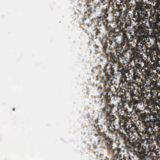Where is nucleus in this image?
<instances>
[{
    "label": "nucleus",
    "instance_id": "obj_1",
    "mask_svg": "<svg viewBox=\"0 0 160 160\" xmlns=\"http://www.w3.org/2000/svg\"><path fill=\"white\" fill-rule=\"evenodd\" d=\"M146 35L144 34L140 36L131 35L128 38L127 35H124V40L122 44L123 47L118 48L119 58L124 57L123 53L127 52L130 53L131 51V57L132 59L135 61L137 59L138 62H140L142 60V55L140 52L143 51L142 48L146 43Z\"/></svg>",
    "mask_w": 160,
    "mask_h": 160
},
{
    "label": "nucleus",
    "instance_id": "obj_2",
    "mask_svg": "<svg viewBox=\"0 0 160 160\" xmlns=\"http://www.w3.org/2000/svg\"><path fill=\"white\" fill-rule=\"evenodd\" d=\"M123 108L124 109L121 110L118 113L120 118V125L123 128L124 132L128 137L126 136L123 131H119V135L124 139L126 146H134V148L135 142H133V140L131 139L130 136L131 135H135L134 133L138 134V129L136 123L133 121H131V124L128 125V123L131 120V112H128L127 108Z\"/></svg>",
    "mask_w": 160,
    "mask_h": 160
},
{
    "label": "nucleus",
    "instance_id": "obj_3",
    "mask_svg": "<svg viewBox=\"0 0 160 160\" xmlns=\"http://www.w3.org/2000/svg\"><path fill=\"white\" fill-rule=\"evenodd\" d=\"M104 102L106 104L105 107L100 109V116L106 120L105 124H108V130L109 132L113 134L115 131V126L112 123L114 121L116 118L112 114V112L115 106L110 102V99L109 97L105 96Z\"/></svg>",
    "mask_w": 160,
    "mask_h": 160
},
{
    "label": "nucleus",
    "instance_id": "obj_4",
    "mask_svg": "<svg viewBox=\"0 0 160 160\" xmlns=\"http://www.w3.org/2000/svg\"><path fill=\"white\" fill-rule=\"evenodd\" d=\"M117 27H115L113 29V32L114 35L116 37L122 34V41L119 46H118L117 49L118 51V48L120 47H123L122 43L123 42L124 38V35L127 36V37L129 38L127 34V33L128 32L127 30H126L125 28L127 27V25L125 24L124 22H121V20L119 19L116 20V23Z\"/></svg>",
    "mask_w": 160,
    "mask_h": 160
},
{
    "label": "nucleus",
    "instance_id": "obj_5",
    "mask_svg": "<svg viewBox=\"0 0 160 160\" xmlns=\"http://www.w3.org/2000/svg\"><path fill=\"white\" fill-rule=\"evenodd\" d=\"M115 2V4L117 7L119 12L122 13H128L131 9L132 5L130 0H110V5H113V3Z\"/></svg>",
    "mask_w": 160,
    "mask_h": 160
},
{
    "label": "nucleus",
    "instance_id": "obj_6",
    "mask_svg": "<svg viewBox=\"0 0 160 160\" xmlns=\"http://www.w3.org/2000/svg\"><path fill=\"white\" fill-rule=\"evenodd\" d=\"M102 52L105 53V56L107 57V59L108 60L109 58L110 59L109 62L112 63L115 66H118V64L120 65V56L119 51H118L117 49H116V55H114L112 53H111L110 54L109 52L107 51V49H108V42H105L104 44L102 43Z\"/></svg>",
    "mask_w": 160,
    "mask_h": 160
},
{
    "label": "nucleus",
    "instance_id": "obj_7",
    "mask_svg": "<svg viewBox=\"0 0 160 160\" xmlns=\"http://www.w3.org/2000/svg\"><path fill=\"white\" fill-rule=\"evenodd\" d=\"M147 148L142 146L139 142H137L134 145V152L139 158V160H146V153Z\"/></svg>",
    "mask_w": 160,
    "mask_h": 160
},
{
    "label": "nucleus",
    "instance_id": "obj_8",
    "mask_svg": "<svg viewBox=\"0 0 160 160\" xmlns=\"http://www.w3.org/2000/svg\"><path fill=\"white\" fill-rule=\"evenodd\" d=\"M136 3L138 17L141 18L147 17V12L145 10L146 8H147L146 5H145V4L143 2V0L137 1L136 2Z\"/></svg>",
    "mask_w": 160,
    "mask_h": 160
},
{
    "label": "nucleus",
    "instance_id": "obj_9",
    "mask_svg": "<svg viewBox=\"0 0 160 160\" xmlns=\"http://www.w3.org/2000/svg\"><path fill=\"white\" fill-rule=\"evenodd\" d=\"M102 135V137L104 138V141L107 147L108 152L109 153L113 154L114 152V149L113 148V139L109 138V136H107V134L104 132H102L100 134Z\"/></svg>",
    "mask_w": 160,
    "mask_h": 160
},
{
    "label": "nucleus",
    "instance_id": "obj_10",
    "mask_svg": "<svg viewBox=\"0 0 160 160\" xmlns=\"http://www.w3.org/2000/svg\"><path fill=\"white\" fill-rule=\"evenodd\" d=\"M135 114L138 118V119L143 122L144 123H146V120L147 121H148V119L149 120V118L151 116L150 114L148 112H144L138 108L135 110Z\"/></svg>",
    "mask_w": 160,
    "mask_h": 160
},
{
    "label": "nucleus",
    "instance_id": "obj_11",
    "mask_svg": "<svg viewBox=\"0 0 160 160\" xmlns=\"http://www.w3.org/2000/svg\"><path fill=\"white\" fill-rule=\"evenodd\" d=\"M132 80L134 84L137 85H140L142 83H144L141 77V75L139 73L132 72Z\"/></svg>",
    "mask_w": 160,
    "mask_h": 160
},
{
    "label": "nucleus",
    "instance_id": "obj_12",
    "mask_svg": "<svg viewBox=\"0 0 160 160\" xmlns=\"http://www.w3.org/2000/svg\"><path fill=\"white\" fill-rule=\"evenodd\" d=\"M106 77L107 78V80L105 82V88L107 90H110L111 86L113 85L114 82L113 81V77H111V75L107 74L106 75Z\"/></svg>",
    "mask_w": 160,
    "mask_h": 160
},
{
    "label": "nucleus",
    "instance_id": "obj_13",
    "mask_svg": "<svg viewBox=\"0 0 160 160\" xmlns=\"http://www.w3.org/2000/svg\"><path fill=\"white\" fill-rule=\"evenodd\" d=\"M139 62L136 64L135 67H133V72L140 73L142 69V68L144 66H146V62L144 60H141Z\"/></svg>",
    "mask_w": 160,
    "mask_h": 160
},
{
    "label": "nucleus",
    "instance_id": "obj_14",
    "mask_svg": "<svg viewBox=\"0 0 160 160\" xmlns=\"http://www.w3.org/2000/svg\"><path fill=\"white\" fill-rule=\"evenodd\" d=\"M116 37L113 34L112 36L109 37L110 38H109V37H108V39L107 40H108L109 43V44L112 45H115L116 46H117L118 48V46H119L120 44L119 45L116 42V41L115 40Z\"/></svg>",
    "mask_w": 160,
    "mask_h": 160
},
{
    "label": "nucleus",
    "instance_id": "obj_15",
    "mask_svg": "<svg viewBox=\"0 0 160 160\" xmlns=\"http://www.w3.org/2000/svg\"><path fill=\"white\" fill-rule=\"evenodd\" d=\"M156 155L155 152L154 151L149 150L147 152H146V158L147 159L149 158L152 159L154 158Z\"/></svg>",
    "mask_w": 160,
    "mask_h": 160
},
{
    "label": "nucleus",
    "instance_id": "obj_16",
    "mask_svg": "<svg viewBox=\"0 0 160 160\" xmlns=\"http://www.w3.org/2000/svg\"><path fill=\"white\" fill-rule=\"evenodd\" d=\"M140 101V97L136 95H134L132 97V100L131 102V104H133L134 107H137V105Z\"/></svg>",
    "mask_w": 160,
    "mask_h": 160
},
{
    "label": "nucleus",
    "instance_id": "obj_17",
    "mask_svg": "<svg viewBox=\"0 0 160 160\" xmlns=\"http://www.w3.org/2000/svg\"><path fill=\"white\" fill-rule=\"evenodd\" d=\"M159 107H160V109L158 110V108L156 109V110L157 112V113L154 115V119H155L160 124V105H159Z\"/></svg>",
    "mask_w": 160,
    "mask_h": 160
},
{
    "label": "nucleus",
    "instance_id": "obj_18",
    "mask_svg": "<svg viewBox=\"0 0 160 160\" xmlns=\"http://www.w3.org/2000/svg\"><path fill=\"white\" fill-rule=\"evenodd\" d=\"M122 151H121V149L120 148H118L117 149V153L116 154V159H119L123 158L124 156L122 157L121 155V152Z\"/></svg>",
    "mask_w": 160,
    "mask_h": 160
},
{
    "label": "nucleus",
    "instance_id": "obj_19",
    "mask_svg": "<svg viewBox=\"0 0 160 160\" xmlns=\"http://www.w3.org/2000/svg\"><path fill=\"white\" fill-rule=\"evenodd\" d=\"M145 136L146 137V139L148 140H153L152 134L150 132H149L148 131H146L145 132Z\"/></svg>",
    "mask_w": 160,
    "mask_h": 160
},
{
    "label": "nucleus",
    "instance_id": "obj_20",
    "mask_svg": "<svg viewBox=\"0 0 160 160\" xmlns=\"http://www.w3.org/2000/svg\"><path fill=\"white\" fill-rule=\"evenodd\" d=\"M159 132H160V128L159 129ZM154 140L156 141L158 144H160V133L159 132L156 135V137L154 138Z\"/></svg>",
    "mask_w": 160,
    "mask_h": 160
},
{
    "label": "nucleus",
    "instance_id": "obj_21",
    "mask_svg": "<svg viewBox=\"0 0 160 160\" xmlns=\"http://www.w3.org/2000/svg\"><path fill=\"white\" fill-rule=\"evenodd\" d=\"M113 34V31L112 29V30L109 31L108 32H107V35H106V39H108V38L109 37H111ZM110 37H109V38Z\"/></svg>",
    "mask_w": 160,
    "mask_h": 160
},
{
    "label": "nucleus",
    "instance_id": "obj_22",
    "mask_svg": "<svg viewBox=\"0 0 160 160\" xmlns=\"http://www.w3.org/2000/svg\"><path fill=\"white\" fill-rule=\"evenodd\" d=\"M129 69H125L124 67L122 68V75H126V74L129 71Z\"/></svg>",
    "mask_w": 160,
    "mask_h": 160
},
{
    "label": "nucleus",
    "instance_id": "obj_23",
    "mask_svg": "<svg viewBox=\"0 0 160 160\" xmlns=\"http://www.w3.org/2000/svg\"><path fill=\"white\" fill-rule=\"evenodd\" d=\"M133 83H134L132 80L130 79L129 81L128 80L126 82V84H127L128 87H131V86H133Z\"/></svg>",
    "mask_w": 160,
    "mask_h": 160
},
{
    "label": "nucleus",
    "instance_id": "obj_24",
    "mask_svg": "<svg viewBox=\"0 0 160 160\" xmlns=\"http://www.w3.org/2000/svg\"><path fill=\"white\" fill-rule=\"evenodd\" d=\"M122 80H124V82H126V83L127 82V81L128 80H127V76L126 75H122Z\"/></svg>",
    "mask_w": 160,
    "mask_h": 160
},
{
    "label": "nucleus",
    "instance_id": "obj_25",
    "mask_svg": "<svg viewBox=\"0 0 160 160\" xmlns=\"http://www.w3.org/2000/svg\"><path fill=\"white\" fill-rule=\"evenodd\" d=\"M151 134H152V136L153 135L155 138V137H157V135H156V132L155 131H151Z\"/></svg>",
    "mask_w": 160,
    "mask_h": 160
},
{
    "label": "nucleus",
    "instance_id": "obj_26",
    "mask_svg": "<svg viewBox=\"0 0 160 160\" xmlns=\"http://www.w3.org/2000/svg\"><path fill=\"white\" fill-rule=\"evenodd\" d=\"M112 30V28L111 27H107V30L108 32L109 31L111 30Z\"/></svg>",
    "mask_w": 160,
    "mask_h": 160
},
{
    "label": "nucleus",
    "instance_id": "obj_27",
    "mask_svg": "<svg viewBox=\"0 0 160 160\" xmlns=\"http://www.w3.org/2000/svg\"><path fill=\"white\" fill-rule=\"evenodd\" d=\"M108 17V14H107L106 13H104V18H106L107 17Z\"/></svg>",
    "mask_w": 160,
    "mask_h": 160
},
{
    "label": "nucleus",
    "instance_id": "obj_28",
    "mask_svg": "<svg viewBox=\"0 0 160 160\" xmlns=\"http://www.w3.org/2000/svg\"><path fill=\"white\" fill-rule=\"evenodd\" d=\"M97 32V34L98 35V34H99V33H100V30H97V31L96 32Z\"/></svg>",
    "mask_w": 160,
    "mask_h": 160
},
{
    "label": "nucleus",
    "instance_id": "obj_29",
    "mask_svg": "<svg viewBox=\"0 0 160 160\" xmlns=\"http://www.w3.org/2000/svg\"><path fill=\"white\" fill-rule=\"evenodd\" d=\"M136 1H142V0H136ZM131 0H130V3H131V5H132V6H131V9H130V10H131V8L132 7V3H131Z\"/></svg>",
    "mask_w": 160,
    "mask_h": 160
},
{
    "label": "nucleus",
    "instance_id": "obj_30",
    "mask_svg": "<svg viewBox=\"0 0 160 160\" xmlns=\"http://www.w3.org/2000/svg\"><path fill=\"white\" fill-rule=\"evenodd\" d=\"M96 48H99V47H98V46H96Z\"/></svg>",
    "mask_w": 160,
    "mask_h": 160
},
{
    "label": "nucleus",
    "instance_id": "obj_31",
    "mask_svg": "<svg viewBox=\"0 0 160 160\" xmlns=\"http://www.w3.org/2000/svg\"><path fill=\"white\" fill-rule=\"evenodd\" d=\"M127 66L128 67L127 68H128V67H129V66L128 65H127Z\"/></svg>",
    "mask_w": 160,
    "mask_h": 160
},
{
    "label": "nucleus",
    "instance_id": "obj_32",
    "mask_svg": "<svg viewBox=\"0 0 160 160\" xmlns=\"http://www.w3.org/2000/svg\"><path fill=\"white\" fill-rule=\"evenodd\" d=\"M151 160H156L154 159V158L152 159H151Z\"/></svg>",
    "mask_w": 160,
    "mask_h": 160
},
{
    "label": "nucleus",
    "instance_id": "obj_33",
    "mask_svg": "<svg viewBox=\"0 0 160 160\" xmlns=\"http://www.w3.org/2000/svg\"><path fill=\"white\" fill-rule=\"evenodd\" d=\"M118 160H122V159H118Z\"/></svg>",
    "mask_w": 160,
    "mask_h": 160
},
{
    "label": "nucleus",
    "instance_id": "obj_34",
    "mask_svg": "<svg viewBox=\"0 0 160 160\" xmlns=\"http://www.w3.org/2000/svg\"><path fill=\"white\" fill-rule=\"evenodd\" d=\"M156 13H154V14H155V15H156Z\"/></svg>",
    "mask_w": 160,
    "mask_h": 160
},
{
    "label": "nucleus",
    "instance_id": "obj_35",
    "mask_svg": "<svg viewBox=\"0 0 160 160\" xmlns=\"http://www.w3.org/2000/svg\"><path fill=\"white\" fill-rule=\"evenodd\" d=\"M148 160V159H146V160Z\"/></svg>",
    "mask_w": 160,
    "mask_h": 160
}]
</instances>
